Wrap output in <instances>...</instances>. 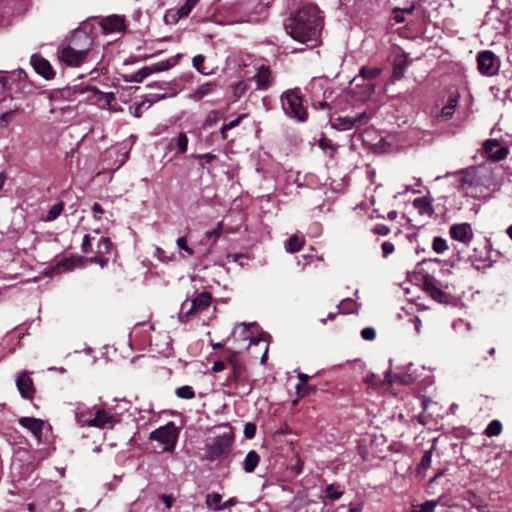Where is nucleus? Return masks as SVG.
I'll return each instance as SVG.
<instances>
[{"label": "nucleus", "mask_w": 512, "mask_h": 512, "mask_svg": "<svg viewBox=\"0 0 512 512\" xmlns=\"http://www.w3.org/2000/svg\"><path fill=\"white\" fill-rule=\"evenodd\" d=\"M285 31L295 41L311 43L313 47L317 42L323 28V18L320 10L313 3H303L284 23Z\"/></svg>", "instance_id": "nucleus-1"}, {"label": "nucleus", "mask_w": 512, "mask_h": 512, "mask_svg": "<svg viewBox=\"0 0 512 512\" xmlns=\"http://www.w3.org/2000/svg\"><path fill=\"white\" fill-rule=\"evenodd\" d=\"M211 304L212 296L209 292L202 291L200 293H194L190 303L186 300L181 304L179 313L180 322L187 323L194 318H199L210 309Z\"/></svg>", "instance_id": "nucleus-2"}, {"label": "nucleus", "mask_w": 512, "mask_h": 512, "mask_svg": "<svg viewBox=\"0 0 512 512\" xmlns=\"http://www.w3.org/2000/svg\"><path fill=\"white\" fill-rule=\"evenodd\" d=\"M258 8L262 10L263 6L253 1H243L225 6L224 12L230 17L231 23H256L259 20L256 16Z\"/></svg>", "instance_id": "nucleus-3"}, {"label": "nucleus", "mask_w": 512, "mask_h": 512, "mask_svg": "<svg viewBox=\"0 0 512 512\" xmlns=\"http://www.w3.org/2000/svg\"><path fill=\"white\" fill-rule=\"evenodd\" d=\"M281 106L285 115L299 122H305L308 112L303 105V100L298 88L289 89L281 95Z\"/></svg>", "instance_id": "nucleus-4"}, {"label": "nucleus", "mask_w": 512, "mask_h": 512, "mask_svg": "<svg viewBox=\"0 0 512 512\" xmlns=\"http://www.w3.org/2000/svg\"><path fill=\"white\" fill-rule=\"evenodd\" d=\"M450 238L457 242L453 244L456 250V257L462 260L469 257V245L473 239V231L468 223L455 224L450 227Z\"/></svg>", "instance_id": "nucleus-5"}, {"label": "nucleus", "mask_w": 512, "mask_h": 512, "mask_svg": "<svg viewBox=\"0 0 512 512\" xmlns=\"http://www.w3.org/2000/svg\"><path fill=\"white\" fill-rule=\"evenodd\" d=\"M233 436L230 433H224L215 437L212 442L206 445L205 458L214 461L226 457L231 452Z\"/></svg>", "instance_id": "nucleus-6"}, {"label": "nucleus", "mask_w": 512, "mask_h": 512, "mask_svg": "<svg viewBox=\"0 0 512 512\" xmlns=\"http://www.w3.org/2000/svg\"><path fill=\"white\" fill-rule=\"evenodd\" d=\"M179 437V429L170 421L150 433V439L163 445V451L172 452Z\"/></svg>", "instance_id": "nucleus-7"}, {"label": "nucleus", "mask_w": 512, "mask_h": 512, "mask_svg": "<svg viewBox=\"0 0 512 512\" xmlns=\"http://www.w3.org/2000/svg\"><path fill=\"white\" fill-rule=\"evenodd\" d=\"M89 412L91 413L89 420H82V422L87 424V427L112 429L120 421L118 415L97 406L92 407Z\"/></svg>", "instance_id": "nucleus-8"}, {"label": "nucleus", "mask_w": 512, "mask_h": 512, "mask_svg": "<svg viewBox=\"0 0 512 512\" xmlns=\"http://www.w3.org/2000/svg\"><path fill=\"white\" fill-rule=\"evenodd\" d=\"M87 26L82 24V26L75 29L70 37L67 39L66 44L73 49L81 50L82 52L91 55L92 46H93V38L86 31Z\"/></svg>", "instance_id": "nucleus-9"}, {"label": "nucleus", "mask_w": 512, "mask_h": 512, "mask_svg": "<svg viewBox=\"0 0 512 512\" xmlns=\"http://www.w3.org/2000/svg\"><path fill=\"white\" fill-rule=\"evenodd\" d=\"M57 57L60 62L69 67H80L87 62L90 55L61 43L58 47Z\"/></svg>", "instance_id": "nucleus-10"}, {"label": "nucleus", "mask_w": 512, "mask_h": 512, "mask_svg": "<svg viewBox=\"0 0 512 512\" xmlns=\"http://www.w3.org/2000/svg\"><path fill=\"white\" fill-rule=\"evenodd\" d=\"M455 181L459 191L465 195L476 198L479 196V183L476 179L474 170H465L462 173L455 174Z\"/></svg>", "instance_id": "nucleus-11"}, {"label": "nucleus", "mask_w": 512, "mask_h": 512, "mask_svg": "<svg viewBox=\"0 0 512 512\" xmlns=\"http://www.w3.org/2000/svg\"><path fill=\"white\" fill-rule=\"evenodd\" d=\"M423 286L425 291L437 302L439 303H447V295L444 292V288L447 287L441 279L436 275L427 274L423 279Z\"/></svg>", "instance_id": "nucleus-12"}, {"label": "nucleus", "mask_w": 512, "mask_h": 512, "mask_svg": "<svg viewBox=\"0 0 512 512\" xmlns=\"http://www.w3.org/2000/svg\"><path fill=\"white\" fill-rule=\"evenodd\" d=\"M477 65L481 74L493 76L499 70V59L492 51L485 50L478 54Z\"/></svg>", "instance_id": "nucleus-13"}, {"label": "nucleus", "mask_w": 512, "mask_h": 512, "mask_svg": "<svg viewBox=\"0 0 512 512\" xmlns=\"http://www.w3.org/2000/svg\"><path fill=\"white\" fill-rule=\"evenodd\" d=\"M370 118L371 113L367 111H363L356 116L337 117L332 123V127L339 131L350 130L354 127H358L363 123H366Z\"/></svg>", "instance_id": "nucleus-14"}, {"label": "nucleus", "mask_w": 512, "mask_h": 512, "mask_svg": "<svg viewBox=\"0 0 512 512\" xmlns=\"http://www.w3.org/2000/svg\"><path fill=\"white\" fill-rule=\"evenodd\" d=\"M199 0H186L180 8H171L165 12L164 22L168 25H175L182 18L187 17Z\"/></svg>", "instance_id": "nucleus-15"}, {"label": "nucleus", "mask_w": 512, "mask_h": 512, "mask_svg": "<svg viewBox=\"0 0 512 512\" xmlns=\"http://www.w3.org/2000/svg\"><path fill=\"white\" fill-rule=\"evenodd\" d=\"M30 62L35 72L44 79L52 80L55 77V71L52 65L44 57L34 54L31 56Z\"/></svg>", "instance_id": "nucleus-16"}, {"label": "nucleus", "mask_w": 512, "mask_h": 512, "mask_svg": "<svg viewBox=\"0 0 512 512\" xmlns=\"http://www.w3.org/2000/svg\"><path fill=\"white\" fill-rule=\"evenodd\" d=\"M16 386L23 398H32L35 391L34 384L26 371L19 374L16 380Z\"/></svg>", "instance_id": "nucleus-17"}, {"label": "nucleus", "mask_w": 512, "mask_h": 512, "mask_svg": "<svg viewBox=\"0 0 512 512\" xmlns=\"http://www.w3.org/2000/svg\"><path fill=\"white\" fill-rule=\"evenodd\" d=\"M253 80L256 83V89L265 90L272 82V75L270 68L265 65H261L257 69V73L253 76Z\"/></svg>", "instance_id": "nucleus-18"}, {"label": "nucleus", "mask_w": 512, "mask_h": 512, "mask_svg": "<svg viewBox=\"0 0 512 512\" xmlns=\"http://www.w3.org/2000/svg\"><path fill=\"white\" fill-rule=\"evenodd\" d=\"M105 33H114L124 30V19L118 15H111L101 21Z\"/></svg>", "instance_id": "nucleus-19"}, {"label": "nucleus", "mask_w": 512, "mask_h": 512, "mask_svg": "<svg viewBox=\"0 0 512 512\" xmlns=\"http://www.w3.org/2000/svg\"><path fill=\"white\" fill-rule=\"evenodd\" d=\"M87 91L91 92L96 98L99 107L103 109H109L111 103L115 101V94L112 92H102L98 88L89 86L86 88Z\"/></svg>", "instance_id": "nucleus-20"}, {"label": "nucleus", "mask_w": 512, "mask_h": 512, "mask_svg": "<svg viewBox=\"0 0 512 512\" xmlns=\"http://www.w3.org/2000/svg\"><path fill=\"white\" fill-rule=\"evenodd\" d=\"M19 424L24 428H27L31 433L37 438L40 439L42 436V430L44 426V422L41 419L31 418V417H22L19 419Z\"/></svg>", "instance_id": "nucleus-21"}, {"label": "nucleus", "mask_w": 512, "mask_h": 512, "mask_svg": "<svg viewBox=\"0 0 512 512\" xmlns=\"http://www.w3.org/2000/svg\"><path fill=\"white\" fill-rule=\"evenodd\" d=\"M216 88V83L214 82H206L198 86L191 94H189V99L193 101H200L204 97L213 93Z\"/></svg>", "instance_id": "nucleus-22"}, {"label": "nucleus", "mask_w": 512, "mask_h": 512, "mask_svg": "<svg viewBox=\"0 0 512 512\" xmlns=\"http://www.w3.org/2000/svg\"><path fill=\"white\" fill-rule=\"evenodd\" d=\"M181 57H182V54L178 53L169 59H166V60H163V61H160V62H157L155 64L148 66L149 70H150L151 74L169 70L170 68H172L173 66H175L178 63V61Z\"/></svg>", "instance_id": "nucleus-23"}, {"label": "nucleus", "mask_w": 512, "mask_h": 512, "mask_svg": "<svg viewBox=\"0 0 512 512\" xmlns=\"http://www.w3.org/2000/svg\"><path fill=\"white\" fill-rule=\"evenodd\" d=\"M188 137L186 133L180 132L175 138L171 139L168 149H176L178 154H183L188 149Z\"/></svg>", "instance_id": "nucleus-24"}, {"label": "nucleus", "mask_w": 512, "mask_h": 512, "mask_svg": "<svg viewBox=\"0 0 512 512\" xmlns=\"http://www.w3.org/2000/svg\"><path fill=\"white\" fill-rule=\"evenodd\" d=\"M432 462V448L427 450L422 456L419 464L416 467V476L424 478L426 471L430 468Z\"/></svg>", "instance_id": "nucleus-25"}, {"label": "nucleus", "mask_w": 512, "mask_h": 512, "mask_svg": "<svg viewBox=\"0 0 512 512\" xmlns=\"http://www.w3.org/2000/svg\"><path fill=\"white\" fill-rule=\"evenodd\" d=\"M260 457L254 450H250L243 462V469L246 473H252L259 464Z\"/></svg>", "instance_id": "nucleus-26"}, {"label": "nucleus", "mask_w": 512, "mask_h": 512, "mask_svg": "<svg viewBox=\"0 0 512 512\" xmlns=\"http://www.w3.org/2000/svg\"><path fill=\"white\" fill-rule=\"evenodd\" d=\"M443 497H439L437 500H429L421 505L415 506L411 512H434L436 506L442 503Z\"/></svg>", "instance_id": "nucleus-27"}, {"label": "nucleus", "mask_w": 512, "mask_h": 512, "mask_svg": "<svg viewBox=\"0 0 512 512\" xmlns=\"http://www.w3.org/2000/svg\"><path fill=\"white\" fill-rule=\"evenodd\" d=\"M225 118V115L223 112L219 110H211L203 123L204 128L213 127L218 121Z\"/></svg>", "instance_id": "nucleus-28"}, {"label": "nucleus", "mask_w": 512, "mask_h": 512, "mask_svg": "<svg viewBox=\"0 0 512 512\" xmlns=\"http://www.w3.org/2000/svg\"><path fill=\"white\" fill-rule=\"evenodd\" d=\"M304 240L297 235H292L285 244V249L289 253H295L301 250Z\"/></svg>", "instance_id": "nucleus-29"}, {"label": "nucleus", "mask_w": 512, "mask_h": 512, "mask_svg": "<svg viewBox=\"0 0 512 512\" xmlns=\"http://www.w3.org/2000/svg\"><path fill=\"white\" fill-rule=\"evenodd\" d=\"M343 495V491L340 489L338 484H329L325 488V497L329 500H338Z\"/></svg>", "instance_id": "nucleus-30"}, {"label": "nucleus", "mask_w": 512, "mask_h": 512, "mask_svg": "<svg viewBox=\"0 0 512 512\" xmlns=\"http://www.w3.org/2000/svg\"><path fill=\"white\" fill-rule=\"evenodd\" d=\"M113 243L108 237H102L98 241L96 253L99 255H106L112 251Z\"/></svg>", "instance_id": "nucleus-31"}, {"label": "nucleus", "mask_w": 512, "mask_h": 512, "mask_svg": "<svg viewBox=\"0 0 512 512\" xmlns=\"http://www.w3.org/2000/svg\"><path fill=\"white\" fill-rule=\"evenodd\" d=\"M63 209H64L63 202H58V203L54 204L47 212V215L43 218L44 221H46V222L54 221L55 219H57L60 216Z\"/></svg>", "instance_id": "nucleus-32"}, {"label": "nucleus", "mask_w": 512, "mask_h": 512, "mask_svg": "<svg viewBox=\"0 0 512 512\" xmlns=\"http://www.w3.org/2000/svg\"><path fill=\"white\" fill-rule=\"evenodd\" d=\"M89 410H91V408H85L83 406H77L75 409V418L81 427L87 426V424L82 422V420H89L91 417Z\"/></svg>", "instance_id": "nucleus-33"}, {"label": "nucleus", "mask_w": 512, "mask_h": 512, "mask_svg": "<svg viewBox=\"0 0 512 512\" xmlns=\"http://www.w3.org/2000/svg\"><path fill=\"white\" fill-rule=\"evenodd\" d=\"M231 365H232V374L229 377L230 381H234L236 383L242 382L244 380V375H243L244 367L237 362H232Z\"/></svg>", "instance_id": "nucleus-34"}, {"label": "nucleus", "mask_w": 512, "mask_h": 512, "mask_svg": "<svg viewBox=\"0 0 512 512\" xmlns=\"http://www.w3.org/2000/svg\"><path fill=\"white\" fill-rule=\"evenodd\" d=\"M502 431V424L498 420H492L486 427L484 433L488 437L498 436Z\"/></svg>", "instance_id": "nucleus-35"}, {"label": "nucleus", "mask_w": 512, "mask_h": 512, "mask_svg": "<svg viewBox=\"0 0 512 512\" xmlns=\"http://www.w3.org/2000/svg\"><path fill=\"white\" fill-rule=\"evenodd\" d=\"M380 73H381V69L376 68V67H371V68L362 67L361 70H360V76L364 80L375 79V78H377L380 75Z\"/></svg>", "instance_id": "nucleus-36"}, {"label": "nucleus", "mask_w": 512, "mask_h": 512, "mask_svg": "<svg viewBox=\"0 0 512 512\" xmlns=\"http://www.w3.org/2000/svg\"><path fill=\"white\" fill-rule=\"evenodd\" d=\"M150 74H151V72L149 70V67L146 66V67H143L142 69H140L139 71H137L136 73L130 75L128 78H126V81L139 83V82H142Z\"/></svg>", "instance_id": "nucleus-37"}, {"label": "nucleus", "mask_w": 512, "mask_h": 512, "mask_svg": "<svg viewBox=\"0 0 512 512\" xmlns=\"http://www.w3.org/2000/svg\"><path fill=\"white\" fill-rule=\"evenodd\" d=\"M222 228V222H218L217 226L214 229L205 232V237L207 238V240L211 241V245H214L218 238L220 237L222 233Z\"/></svg>", "instance_id": "nucleus-38"}, {"label": "nucleus", "mask_w": 512, "mask_h": 512, "mask_svg": "<svg viewBox=\"0 0 512 512\" xmlns=\"http://www.w3.org/2000/svg\"><path fill=\"white\" fill-rule=\"evenodd\" d=\"M175 394L177 397L182 399H192L195 396V392L191 386L184 385L176 389Z\"/></svg>", "instance_id": "nucleus-39"}, {"label": "nucleus", "mask_w": 512, "mask_h": 512, "mask_svg": "<svg viewBox=\"0 0 512 512\" xmlns=\"http://www.w3.org/2000/svg\"><path fill=\"white\" fill-rule=\"evenodd\" d=\"M177 247L185 252V255H183V258L190 257L194 254V250L188 246L187 244V238L185 236L179 237L176 240Z\"/></svg>", "instance_id": "nucleus-40"}, {"label": "nucleus", "mask_w": 512, "mask_h": 512, "mask_svg": "<svg viewBox=\"0 0 512 512\" xmlns=\"http://www.w3.org/2000/svg\"><path fill=\"white\" fill-rule=\"evenodd\" d=\"M407 63L405 60L401 59L396 61L393 69V77L396 80H399L403 77Z\"/></svg>", "instance_id": "nucleus-41"}, {"label": "nucleus", "mask_w": 512, "mask_h": 512, "mask_svg": "<svg viewBox=\"0 0 512 512\" xmlns=\"http://www.w3.org/2000/svg\"><path fill=\"white\" fill-rule=\"evenodd\" d=\"M298 379L301 381V384L296 386L297 393L299 395H305L308 393L307 387L304 385L310 378L309 375L305 373H298Z\"/></svg>", "instance_id": "nucleus-42"}, {"label": "nucleus", "mask_w": 512, "mask_h": 512, "mask_svg": "<svg viewBox=\"0 0 512 512\" xmlns=\"http://www.w3.org/2000/svg\"><path fill=\"white\" fill-rule=\"evenodd\" d=\"M205 61V56L199 54L193 57L192 65L193 67L201 74L207 75L208 72L204 70L203 63Z\"/></svg>", "instance_id": "nucleus-43"}, {"label": "nucleus", "mask_w": 512, "mask_h": 512, "mask_svg": "<svg viewBox=\"0 0 512 512\" xmlns=\"http://www.w3.org/2000/svg\"><path fill=\"white\" fill-rule=\"evenodd\" d=\"M432 248L436 253H443L447 249L446 240L440 236L435 237L432 243Z\"/></svg>", "instance_id": "nucleus-44"}, {"label": "nucleus", "mask_w": 512, "mask_h": 512, "mask_svg": "<svg viewBox=\"0 0 512 512\" xmlns=\"http://www.w3.org/2000/svg\"><path fill=\"white\" fill-rule=\"evenodd\" d=\"M222 500V496L219 494V493H213V494H208L206 496V505L209 507V508H213L216 507V506H220V502Z\"/></svg>", "instance_id": "nucleus-45"}, {"label": "nucleus", "mask_w": 512, "mask_h": 512, "mask_svg": "<svg viewBox=\"0 0 512 512\" xmlns=\"http://www.w3.org/2000/svg\"><path fill=\"white\" fill-rule=\"evenodd\" d=\"M507 155V148L498 146V148L494 152H490L489 159L493 161H500L506 158Z\"/></svg>", "instance_id": "nucleus-46"}, {"label": "nucleus", "mask_w": 512, "mask_h": 512, "mask_svg": "<svg viewBox=\"0 0 512 512\" xmlns=\"http://www.w3.org/2000/svg\"><path fill=\"white\" fill-rule=\"evenodd\" d=\"M18 111V109L10 110L7 112H4L0 115V127L5 128L11 121L14 114Z\"/></svg>", "instance_id": "nucleus-47"}, {"label": "nucleus", "mask_w": 512, "mask_h": 512, "mask_svg": "<svg viewBox=\"0 0 512 512\" xmlns=\"http://www.w3.org/2000/svg\"><path fill=\"white\" fill-rule=\"evenodd\" d=\"M361 337L364 340L372 341V340H374L376 338V331L372 327H366V328L362 329Z\"/></svg>", "instance_id": "nucleus-48"}, {"label": "nucleus", "mask_w": 512, "mask_h": 512, "mask_svg": "<svg viewBox=\"0 0 512 512\" xmlns=\"http://www.w3.org/2000/svg\"><path fill=\"white\" fill-rule=\"evenodd\" d=\"M151 105V102L149 100H143L142 102H140L135 108H134V112H133V115L134 117L136 118H140L142 116V109L143 108H149Z\"/></svg>", "instance_id": "nucleus-49"}, {"label": "nucleus", "mask_w": 512, "mask_h": 512, "mask_svg": "<svg viewBox=\"0 0 512 512\" xmlns=\"http://www.w3.org/2000/svg\"><path fill=\"white\" fill-rule=\"evenodd\" d=\"M81 251L86 254L92 251L91 237L89 234H86L83 237L82 244H81Z\"/></svg>", "instance_id": "nucleus-50"}, {"label": "nucleus", "mask_w": 512, "mask_h": 512, "mask_svg": "<svg viewBox=\"0 0 512 512\" xmlns=\"http://www.w3.org/2000/svg\"><path fill=\"white\" fill-rule=\"evenodd\" d=\"M383 257H388L390 254H392L395 250V246L392 242L385 241L381 245Z\"/></svg>", "instance_id": "nucleus-51"}, {"label": "nucleus", "mask_w": 512, "mask_h": 512, "mask_svg": "<svg viewBox=\"0 0 512 512\" xmlns=\"http://www.w3.org/2000/svg\"><path fill=\"white\" fill-rule=\"evenodd\" d=\"M246 116H247L246 114H241L234 120L230 121L229 123L224 124V130H231V129L237 127Z\"/></svg>", "instance_id": "nucleus-52"}, {"label": "nucleus", "mask_w": 512, "mask_h": 512, "mask_svg": "<svg viewBox=\"0 0 512 512\" xmlns=\"http://www.w3.org/2000/svg\"><path fill=\"white\" fill-rule=\"evenodd\" d=\"M390 228L387 226V225H384V224H377L374 228H373V232L375 234H378V235H381V236H386L390 233Z\"/></svg>", "instance_id": "nucleus-53"}, {"label": "nucleus", "mask_w": 512, "mask_h": 512, "mask_svg": "<svg viewBox=\"0 0 512 512\" xmlns=\"http://www.w3.org/2000/svg\"><path fill=\"white\" fill-rule=\"evenodd\" d=\"M256 426L252 423H247L244 427V435L246 438L251 439L255 436Z\"/></svg>", "instance_id": "nucleus-54"}, {"label": "nucleus", "mask_w": 512, "mask_h": 512, "mask_svg": "<svg viewBox=\"0 0 512 512\" xmlns=\"http://www.w3.org/2000/svg\"><path fill=\"white\" fill-rule=\"evenodd\" d=\"M92 211H93V218L95 220H100L101 217H102V214L104 213V210L103 208L101 207V205L99 203H94L93 206H92Z\"/></svg>", "instance_id": "nucleus-55"}, {"label": "nucleus", "mask_w": 512, "mask_h": 512, "mask_svg": "<svg viewBox=\"0 0 512 512\" xmlns=\"http://www.w3.org/2000/svg\"><path fill=\"white\" fill-rule=\"evenodd\" d=\"M499 143L497 140H487L484 144L485 151L490 155V152H494V149H497Z\"/></svg>", "instance_id": "nucleus-56"}, {"label": "nucleus", "mask_w": 512, "mask_h": 512, "mask_svg": "<svg viewBox=\"0 0 512 512\" xmlns=\"http://www.w3.org/2000/svg\"><path fill=\"white\" fill-rule=\"evenodd\" d=\"M413 204L416 208L420 209L421 211L426 210L427 207L429 206V203L426 200V198H416Z\"/></svg>", "instance_id": "nucleus-57"}, {"label": "nucleus", "mask_w": 512, "mask_h": 512, "mask_svg": "<svg viewBox=\"0 0 512 512\" xmlns=\"http://www.w3.org/2000/svg\"><path fill=\"white\" fill-rule=\"evenodd\" d=\"M90 262L99 264L102 268H104L107 265L108 260L103 258V255L96 253L94 257L90 258Z\"/></svg>", "instance_id": "nucleus-58"}, {"label": "nucleus", "mask_w": 512, "mask_h": 512, "mask_svg": "<svg viewBox=\"0 0 512 512\" xmlns=\"http://www.w3.org/2000/svg\"><path fill=\"white\" fill-rule=\"evenodd\" d=\"M196 158L198 159H202L205 161V163H210L212 161H214L217 156L215 154H212V153H203V154H197L195 155Z\"/></svg>", "instance_id": "nucleus-59"}, {"label": "nucleus", "mask_w": 512, "mask_h": 512, "mask_svg": "<svg viewBox=\"0 0 512 512\" xmlns=\"http://www.w3.org/2000/svg\"><path fill=\"white\" fill-rule=\"evenodd\" d=\"M236 503H237V500L235 498H230L226 502H224L222 505L214 507V510L221 511L226 508H229L232 505H235Z\"/></svg>", "instance_id": "nucleus-60"}, {"label": "nucleus", "mask_w": 512, "mask_h": 512, "mask_svg": "<svg viewBox=\"0 0 512 512\" xmlns=\"http://www.w3.org/2000/svg\"><path fill=\"white\" fill-rule=\"evenodd\" d=\"M374 93V86L372 84H367L364 87L363 93L361 94V99H368Z\"/></svg>", "instance_id": "nucleus-61"}, {"label": "nucleus", "mask_w": 512, "mask_h": 512, "mask_svg": "<svg viewBox=\"0 0 512 512\" xmlns=\"http://www.w3.org/2000/svg\"><path fill=\"white\" fill-rule=\"evenodd\" d=\"M226 364L223 361H216L212 366L213 372H221L225 369Z\"/></svg>", "instance_id": "nucleus-62"}, {"label": "nucleus", "mask_w": 512, "mask_h": 512, "mask_svg": "<svg viewBox=\"0 0 512 512\" xmlns=\"http://www.w3.org/2000/svg\"><path fill=\"white\" fill-rule=\"evenodd\" d=\"M313 105L316 109H331L332 108L331 103H329L327 101L315 102Z\"/></svg>", "instance_id": "nucleus-63"}, {"label": "nucleus", "mask_w": 512, "mask_h": 512, "mask_svg": "<svg viewBox=\"0 0 512 512\" xmlns=\"http://www.w3.org/2000/svg\"><path fill=\"white\" fill-rule=\"evenodd\" d=\"M445 474V470H440L439 472H437L428 482V487L431 488L432 485L437 481V479H439L440 477H442L443 475Z\"/></svg>", "instance_id": "nucleus-64"}]
</instances>
